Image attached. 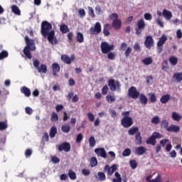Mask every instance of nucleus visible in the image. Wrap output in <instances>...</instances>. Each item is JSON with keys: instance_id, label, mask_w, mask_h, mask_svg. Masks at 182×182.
Masks as SVG:
<instances>
[{"instance_id": "nucleus-1", "label": "nucleus", "mask_w": 182, "mask_h": 182, "mask_svg": "<svg viewBox=\"0 0 182 182\" xmlns=\"http://www.w3.org/2000/svg\"><path fill=\"white\" fill-rule=\"evenodd\" d=\"M41 33L44 38L47 36V39L51 45H58V41L55 36V31L52 30V24L50 23L47 21H43L41 23Z\"/></svg>"}, {"instance_id": "nucleus-2", "label": "nucleus", "mask_w": 182, "mask_h": 182, "mask_svg": "<svg viewBox=\"0 0 182 182\" xmlns=\"http://www.w3.org/2000/svg\"><path fill=\"white\" fill-rule=\"evenodd\" d=\"M25 41L26 46L23 50V53L25 55V58L27 59H32V53L36 50V47L35 46V41L32 39H29V37L26 36L25 37Z\"/></svg>"}, {"instance_id": "nucleus-3", "label": "nucleus", "mask_w": 182, "mask_h": 182, "mask_svg": "<svg viewBox=\"0 0 182 182\" xmlns=\"http://www.w3.org/2000/svg\"><path fill=\"white\" fill-rule=\"evenodd\" d=\"M122 116H124V117L121 120L122 126H123L125 129L132 127V126H133V118L130 117V112H123L122 113Z\"/></svg>"}, {"instance_id": "nucleus-4", "label": "nucleus", "mask_w": 182, "mask_h": 182, "mask_svg": "<svg viewBox=\"0 0 182 182\" xmlns=\"http://www.w3.org/2000/svg\"><path fill=\"white\" fill-rule=\"evenodd\" d=\"M108 86L111 90V92H120L122 90V85H120V82L118 80H115L114 79H110L108 80Z\"/></svg>"}, {"instance_id": "nucleus-5", "label": "nucleus", "mask_w": 182, "mask_h": 182, "mask_svg": "<svg viewBox=\"0 0 182 182\" xmlns=\"http://www.w3.org/2000/svg\"><path fill=\"white\" fill-rule=\"evenodd\" d=\"M101 51L104 55H107L111 50H114V45H109V43L103 41L101 43Z\"/></svg>"}, {"instance_id": "nucleus-6", "label": "nucleus", "mask_w": 182, "mask_h": 182, "mask_svg": "<svg viewBox=\"0 0 182 182\" xmlns=\"http://www.w3.org/2000/svg\"><path fill=\"white\" fill-rule=\"evenodd\" d=\"M161 137H163V135L157 132H154L152 135L146 140V144H151V146H156V143H157L156 139H161Z\"/></svg>"}, {"instance_id": "nucleus-7", "label": "nucleus", "mask_w": 182, "mask_h": 182, "mask_svg": "<svg viewBox=\"0 0 182 182\" xmlns=\"http://www.w3.org/2000/svg\"><path fill=\"white\" fill-rule=\"evenodd\" d=\"M128 96L131 99H139L140 92L137 90L136 87H131L128 90Z\"/></svg>"}, {"instance_id": "nucleus-8", "label": "nucleus", "mask_w": 182, "mask_h": 182, "mask_svg": "<svg viewBox=\"0 0 182 182\" xmlns=\"http://www.w3.org/2000/svg\"><path fill=\"white\" fill-rule=\"evenodd\" d=\"M91 35H99L102 32V24L100 22H97L94 27L90 28Z\"/></svg>"}, {"instance_id": "nucleus-9", "label": "nucleus", "mask_w": 182, "mask_h": 182, "mask_svg": "<svg viewBox=\"0 0 182 182\" xmlns=\"http://www.w3.org/2000/svg\"><path fill=\"white\" fill-rule=\"evenodd\" d=\"M60 59L64 63H66V65H70L72 62L75 60V55H71V56L70 57L66 54H62L60 56Z\"/></svg>"}, {"instance_id": "nucleus-10", "label": "nucleus", "mask_w": 182, "mask_h": 182, "mask_svg": "<svg viewBox=\"0 0 182 182\" xmlns=\"http://www.w3.org/2000/svg\"><path fill=\"white\" fill-rule=\"evenodd\" d=\"M144 46L146 48V49H151V48L154 46V39H153L151 36H148L146 37Z\"/></svg>"}, {"instance_id": "nucleus-11", "label": "nucleus", "mask_w": 182, "mask_h": 182, "mask_svg": "<svg viewBox=\"0 0 182 182\" xmlns=\"http://www.w3.org/2000/svg\"><path fill=\"white\" fill-rule=\"evenodd\" d=\"M95 153L98 157H102V159H107V153L105 148H97L95 149Z\"/></svg>"}, {"instance_id": "nucleus-12", "label": "nucleus", "mask_w": 182, "mask_h": 182, "mask_svg": "<svg viewBox=\"0 0 182 182\" xmlns=\"http://www.w3.org/2000/svg\"><path fill=\"white\" fill-rule=\"evenodd\" d=\"M59 151H65L66 153L70 151V144L68 142H63L58 146Z\"/></svg>"}, {"instance_id": "nucleus-13", "label": "nucleus", "mask_w": 182, "mask_h": 182, "mask_svg": "<svg viewBox=\"0 0 182 182\" xmlns=\"http://www.w3.org/2000/svg\"><path fill=\"white\" fill-rule=\"evenodd\" d=\"M51 68L53 69V76H56V75L60 72V65H59V64L57 63H53Z\"/></svg>"}, {"instance_id": "nucleus-14", "label": "nucleus", "mask_w": 182, "mask_h": 182, "mask_svg": "<svg viewBox=\"0 0 182 182\" xmlns=\"http://www.w3.org/2000/svg\"><path fill=\"white\" fill-rule=\"evenodd\" d=\"M135 144L137 146H141V144H143V137H141V132H137L135 134Z\"/></svg>"}, {"instance_id": "nucleus-15", "label": "nucleus", "mask_w": 182, "mask_h": 182, "mask_svg": "<svg viewBox=\"0 0 182 182\" xmlns=\"http://www.w3.org/2000/svg\"><path fill=\"white\" fill-rule=\"evenodd\" d=\"M112 26L116 31H119L122 28V20L114 19L112 22Z\"/></svg>"}, {"instance_id": "nucleus-16", "label": "nucleus", "mask_w": 182, "mask_h": 182, "mask_svg": "<svg viewBox=\"0 0 182 182\" xmlns=\"http://www.w3.org/2000/svg\"><path fill=\"white\" fill-rule=\"evenodd\" d=\"M162 15L166 21H170L173 18V13L167 9L163 10Z\"/></svg>"}, {"instance_id": "nucleus-17", "label": "nucleus", "mask_w": 182, "mask_h": 182, "mask_svg": "<svg viewBox=\"0 0 182 182\" xmlns=\"http://www.w3.org/2000/svg\"><path fill=\"white\" fill-rule=\"evenodd\" d=\"M146 153V148L144 146H139L135 148L134 154L137 156H143Z\"/></svg>"}, {"instance_id": "nucleus-18", "label": "nucleus", "mask_w": 182, "mask_h": 182, "mask_svg": "<svg viewBox=\"0 0 182 182\" xmlns=\"http://www.w3.org/2000/svg\"><path fill=\"white\" fill-rule=\"evenodd\" d=\"M166 132L178 133V132H180V127L177 125H171L167 128Z\"/></svg>"}, {"instance_id": "nucleus-19", "label": "nucleus", "mask_w": 182, "mask_h": 182, "mask_svg": "<svg viewBox=\"0 0 182 182\" xmlns=\"http://www.w3.org/2000/svg\"><path fill=\"white\" fill-rule=\"evenodd\" d=\"M21 92L26 96V97H29L31 96V90L26 86L21 88Z\"/></svg>"}, {"instance_id": "nucleus-20", "label": "nucleus", "mask_w": 182, "mask_h": 182, "mask_svg": "<svg viewBox=\"0 0 182 182\" xmlns=\"http://www.w3.org/2000/svg\"><path fill=\"white\" fill-rule=\"evenodd\" d=\"M137 133H140V132H139V127H132L128 130V134L129 136H134V134H137Z\"/></svg>"}, {"instance_id": "nucleus-21", "label": "nucleus", "mask_w": 182, "mask_h": 182, "mask_svg": "<svg viewBox=\"0 0 182 182\" xmlns=\"http://www.w3.org/2000/svg\"><path fill=\"white\" fill-rule=\"evenodd\" d=\"M167 42V36L166 35H162L157 42V46H163Z\"/></svg>"}, {"instance_id": "nucleus-22", "label": "nucleus", "mask_w": 182, "mask_h": 182, "mask_svg": "<svg viewBox=\"0 0 182 182\" xmlns=\"http://www.w3.org/2000/svg\"><path fill=\"white\" fill-rule=\"evenodd\" d=\"M147 97L144 94H139V102L141 105H144V106H146L147 105Z\"/></svg>"}, {"instance_id": "nucleus-23", "label": "nucleus", "mask_w": 182, "mask_h": 182, "mask_svg": "<svg viewBox=\"0 0 182 182\" xmlns=\"http://www.w3.org/2000/svg\"><path fill=\"white\" fill-rule=\"evenodd\" d=\"M38 73H46L48 72V66L45 64H41V67L37 69Z\"/></svg>"}, {"instance_id": "nucleus-24", "label": "nucleus", "mask_w": 182, "mask_h": 182, "mask_svg": "<svg viewBox=\"0 0 182 182\" xmlns=\"http://www.w3.org/2000/svg\"><path fill=\"white\" fill-rule=\"evenodd\" d=\"M170 95L167 94L165 95H163L161 98H160V102L161 103L166 105V103H167V102H168V100H170Z\"/></svg>"}, {"instance_id": "nucleus-25", "label": "nucleus", "mask_w": 182, "mask_h": 182, "mask_svg": "<svg viewBox=\"0 0 182 182\" xmlns=\"http://www.w3.org/2000/svg\"><path fill=\"white\" fill-rule=\"evenodd\" d=\"M169 63L172 66H176V65H177V63H178V58H177V57H176V56H171L169 58Z\"/></svg>"}, {"instance_id": "nucleus-26", "label": "nucleus", "mask_w": 182, "mask_h": 182, "mask_svg": "<svg viewBox=\"0 0 182 182\" xmlns=\"http://www.w3.org/2000/svg\"><path fill=\"white\" fill-rule=\"evenodd\" d=\"M110 29V24H105L103 28V33L105 36H109L110 35V32L109 31Z\"/></svg>"}, {"instance_id": "nucleus-27", "label": "nucleus", "mask_w": 182, "mask_h": 182, "mask_svg": "<svg viewBox=\"0 0 182 182\" xmlns=\"http://www.w3.org/2000/svg\"><path fill=\"white\" fill-rule=\"evenodd\" d=\"M173 78L176 80V82L182 81V72L181 73H175L173 75Z\"/></svg>"}, {"instance_id": "nucleus-28", "label": "nucleus", "mask_w": 182, "mask_h": 182, "mask_svg": "<svg viewBox=\"0 0 182 182\" xmlns=\"http://www.w3.org/2000/svg\"><path fill=\"white\" fill-rule=\"evenodd\" d=\"M8 129V121L0 122V132H4Z\"/></svg>"}, {"instance_id": "nucleus-29", "label": "nucleus", "mask_w": 182, "mask_h": 182, "mask_svg": "<svg viewBox=\"0 0 182 182\" xmlns=\"http://www.w3.org/2000/svg\"><path fill=\"white\" fill-rule=\"evenodd\" d=\"M97 176H95L96 178H98L100 181H106V175L103 172H98L97 173Z\"/></svg>"}, {"instance_id": "nucleus-30", "label": "nucleus", "mask_w": 182, "mask_h": 182, "mask_svg": "<svg viewBox=\"0 0 182 182\" xmlns=\"http://www.w3.org/2000/svg\"><path fill=\"white\" fill-rule=\"evenodd\" d=\"M142 63L146 65V66H149V65L153 63V58H151V57L145 58L142 60Z\"/></svg>"}, {"instance_id": "nucleus-31", "label": "nucleus", "mask_w": 182, "mask_h": 182, "mask_svg": "<svg viewBox=\"0 0 182 182\" xmlns=\"http://www.w3.org/2000/svg\"><path fill=\"white\" fill-rule=\"evenodd\" d=\"M172 119L173 120H175V122H180V120L182 119V117L176 112H172Z\"/></svg>"}, {"instance_id": "nucleus-32", "label": "nucleus", "mask_w": 182, "mask_h": 182, "mask_svg": "<svg viewBox=\"0 0 182 182\" xmlns=\"http://www.w3.org/2000/svg\"><path fill=\"white\" fill-rule=\"evenodd\" d=\"M11 11L15 15L21 16V10L19 9V7L16 5H13L11 6Z\"/></svg>"}, {"instance_id": "nucleus-33", "label": "nucleus", "mask_w": 182, "mask_h": 182, "mask_svg": "<svg viewBox=\"0 0 182 182\" xmlns=\"http://www.w3.org/2000/svg\"><path fill=\"white\" fill-rule=\"evenodd\" d=\"M77 41L78 43H83V42H85V37L83 36V33L80 32L77 33Z\"/></svg>"}, {"instance_id": "nucleus-34", "label": "nucleus", "mask_w": 182, "mask_h": 182, "mask_svg": "<svg viewBox=\"0 0 182 182\" xmlns=\"http://www.w3.org/2000/svg\"><path fill=\"white\" fill-rule=\"evenodd\" d=\"M136 25L137 28H139V29H144V28H146V23H144V19L143 18L138 21Z\"/></svg>"}, {"instance_id": "nucleus-35", "label": "nucleus", "mask_w": 182, "mask_h": 182, "mask_svg": "<svg viewBox=\"0 0 182 182\" xmlns=\"http://www.w3.org/2000/svg\"><path fill=\"white\" fill-rule=\"evenodd\" d=\"M117 170V165L114 164L109 168V171L107 173V176H112L113 173Z\"/></svg>"}, {"instance_id": "nucleus-36", "label": "nucleus", "mask_w": 182, "mask_h": 182, "mask_svg": "<svg viewBox=\"0 0 182 182\" xmlns=\"http://www.w3.org/2000/svg\"><path fill=\"white\" fill-rule=\"evenodd\" d=\"M56 133H58V129L56 128V127H51L50 130V137H51V139H53V137L56 136Z\"/></svg>"}, {"instance_id": "nucleus-37", "label": "nucleus", "mask_w": 182, "mask_h": 182, "mask_svg": "<svg viewBox=\"0 0 182 182\" xmlns=\"http://www.w3.org/2000/svg\"><path fill=\"white\" fill-rule=\"evenodd\" d=\"M161 128L166 129L167 131V129H168V121L167 119H164L161 122Z\"/></svg>"}, {"instance_id": "nucleus-38", "label": "nucleus", "mask_w": 182, "mask_h": 182, "mask_svg": "<svg viewBox=\"0 0 182 182\" xmlns=\"http://www.w3.org/2000/svg\"><path fill=\"white\" fill-rule=\"evenodd\" d=\"M68 176L70 177V180H76L77 178L76 173L72 169L68 171Z\"/></svg>"}, {"instance_id": "nucleus-39", "label": "nucleus", "mask_w": 182, "mask_h": 182, "mask_svg": "<svg viewBox=\"0 0 182 182\" xmlns=\"http://www.w3.org/2000/svg\"><path fill=\"white\" fill-rule=\"evenodd\" d=\"M61 33H68L69 32V28L65 24H62L60 27Z\"/></svg>"}, {"instance_id": "nucleus-40", "label": "nucleus", "mask_w": 182, "mask_h": 182, "mask_svg": "<svg viewBox=\"0 0 182 182\" xmlns=\"http://www.w3.org/2000/svg\"><path fill=\"white\" fill-rule=\"evenodd\" d=\"M106 100L108 103H113L116 101V97L114 95H107L106 97Z\"/></svg>"}, {"instance_id": "nucleus-41", "label": "nucleus", "mask_w": 182, "mask_h": 182, "mask_svg": "<svg viewBox=\"0 0 182 182\" xmlns=\"http://www.w3.org/2000/svg\"><path fill=\"white\" fill-rule=\"evenodd\" d=\"M8 56H9V53H8V51L6 50H1L0 53V58L2 60L8 58Z\"/></svg>"}, {"instance_id": "nucleus-42", "label": "nucleus", "mask_w": 182, "mask_h": 182, "mask_svg": "<svg viewBox=\"0 0 182 182\" xmlns=\"http://www.w3.org/2000/svg\"><path fill=\"white\" fill-rule=\"evenodd\" d=\"M61 130L63 133H69L70 132V126L69 125H63L61 127Z\"/></svg>"}, {"instance_id": "nucleus-43", "label": "nucleus", "mask_w": 182, "mask_h": 182, "mask_svg": "<svg viewBox=\"0 0 182 182\" xmlns=\"http://www.w3.org/2000/svg\"><path fill=\"white\" fill-rule=\"evenodd\" d=\"M90 147H95L96 146V139L95 136H90L89 139Z\"/></svg>"}, {"instance_id": "nucleus-44", "label": "nucleus", "mask_w": 182, "mask_h": 182, "mask_svg": "<svg viewBox=\"0 0 182 182\" xmlns=\"http://www.w3.org/2000/svg\"><path fill=\"white\" fill-rule=\"evenodd\" d=\"M130 154H132V149H130L129 148H127L125 150H124V151L122 152V156L124 157H129V156H130Z\"/></svg>"}, {"instance_id": "nucleus-45", "label": "nucleus", "mask_w": 182, "mask_h": 182, "mask_svg": "<svg viewBox=\"0 0 182 182\" xmlns=\"http://www.w3.org/2000/svg\"><path fill=\"white\" fill-rule=\"evenodd\" d=\"M50 120L51 122H58V120H59V116H58L56 112L51 113Z\"/></svg>"}, {"instance_id": "nucleus-46", "label": "nucleus", "mask_w": 182, "mask_h": 182, "mask_svg": "<svg viewBox=\"0 0 182 182\" xmlns=\"http://www.w3.org/2000/svg\"><path fill=\"white\" fill-rule=\"evenodd\" d=\"M107 54V58L109 59V60H114V59H116V53L109 52Z\"/></svg>"}, {"instance_id": "nucleus-47", "label": "nucleus", "mask_w": 182, "mask_h": 182, "mask_svg": "<svg viewBox=\"0 0 182 182\" xmlns=\"http://www.w3.org/2000/svg\"><path fill=\"white\" fill-rule=\"evenodd\" d=\"M91 167H96L97 166V159L96 157H92L90 160Z\"/></svg>"}, {"instance_id": "nucleus-48", "label": "nucleus", "mask_w": 182, "mask_h": 182, "mask_svg": "<svg viewBox=\"0 0 182 182\" xmlns=\"http://www.w3.org/2000/svg\"><path fill=\"white\" fill-rule=\"evenodd\" d=\"M133 50V49L132 48V47H128L127 48V49L125 50L124 52V55L125 58H129V56H130V53H132V51Z\"/></svg>"}, {"instance_id": "nucleus-49", "label": "nucleus", "mask_w": 182, "mask_h": 182, "mask_svg": "<svg viewBox=\"0 0 182 182\" xmlns=\"http://www.w3.org/2000/svg\"><path fill=\"white\" fill-rule=\"evenodd\" d=\"M134 50H135V52H140L141 50V47H140V43H135V44L134 45Z\"/></svg>"}, {"instance_id": "nucleus-50", "label": "nucleus", "mask_w": 182, "mask_h": 182, "mask_svg": "<svg viewBox=\"0 0 182 182\" xmlns=\"http://www.w3.org/2000/svg\"><path fill=\"white\" fill-rule=\"evenodd\" d=\"M151 123L153 124H159L160 123V118L159 116H155L151 119Z\"/></svg>"}, {"instance_id": "nucleus-51", "label": "nucleus", "mask_w": 182, "mask_h": 182, "mask_svg": "<svg viewBox=\"0 0 182 182\" xmlns=\"http://www.w3.org/2000/svg\"><path fill=\"white\" fill-rule=\"evenodd\" d=\"M88 14L91 18H95V10H93V8L89 6L88 7Z\"/></svg>"}, {"instance_id": "nucleus-52", "label": "nucleus", "mask_w": 182, "mask_h": 182, "mask_svg": "<svg viewBox=\"0 0 182 182\" xmlns=\"http://www.w3.org/2000/svg\"><path fill=\"white\" fill-rule=\"evenodd\" d=\"M51 161L54 163V164H58V163H60V159H59L56 156H51Z\"/></svg>"}, {"instance_id": "nucleus-53", "label": "nucleus", "mask_w": 182, "mask_h": 182, "mask_svg": "<svg viewBox=\"0 0 182 182\" xmlns=\"http://www.w3.org/2000/svg\"><path fill=\"white\" fill-rule=\"evenodd\" d=\"M130 166H131L132 168H137V162H136V160L130 161Z\"/></svg>"}, {"instance_id": "nucleus-54", "label": "nucleus", "mask_w": 182, "mask_h": 182, "mask_svg": "<svg viewBox=\"0 0 182 182\" xmlns=\"http://www.w3.org/2000/svg\"><path fill=\"white\" fill-rule=\"evenodd\" d=\"M109 113H111V117H113L114 119L117 117V112H116V110L110 109Z\"/></svg>"}, {"instance_id": "nucleus-55", "label": "nucleus", "mask_w": 182, "mask_h": 182, "mask_svg": "<svg viewBox=\"0 0 182 182\" xmlns=\"http://www.w3.org/2000/svg\"><path fill=\"white\" fill-rule=\"evenodd\" d=\"M150 102H151V103L157 102V97H156V94L151 95Z\"/></svg>"}, {"instance_id": "nucleus-56", "label": "nucleus", "mask_w": 182, "mask_h": 182, "mask_svg": "<svg viewBox=\"0 0 182 182\" xmlns=\"http://www.w3.org/2000/svg\"><path fill=\"white\" fill-rule=\"evenodd\" d=\"M107 90H109V87L105 85L102 89V94L104 95H107Z\"/></svg>"}, {"instance_id": "nucleus-57", "label": "nucleus", "mask_w": 182, "mask_h": 182, "mask_svg": "<svg viewBox=\"0 0 182 182\" xmlns=\"http://www.w3.org/2000/svg\"><path fill=\"white\" fill-rule=\"evenodd\" d=\"M39 65H41V62H39V60L36 59L33 61V66H34V68H36V69L38 70L39 68Z\"/></svg>"}, {"instance_id": "nucleus-58", "label": "nucleus", "mask_w": 182, "mask_h": 182, "mask_svg": "<svg viewBox=\"0 0 182 182\" xmlns=\"http://www.w3.org/2000/svg\"><path fill=\"white\" fill-rule=\"evenodd\" d=\"M149 182H161V176L160 175H158L156 178L151 179L149 181Z\"/></svg>"}, {"instance_id": "nucleus-59", "label": "nucleus", "mask_w": 182, "mask_h": 182, "mask_svg": "<svg viewBox=\"0 0 182 182\" xmlns=\"http://www.w3.org/2000/svg\"><path fill=\"white\" fill-rule=\"evenodd\" d=\"M25 156L26 157H31V156H32V149H26L25 152Z\"/></svg>"}, {"instance_id": "nucleus-60", "label": "nucleus", "mask_w": 182, "mask_h": 182, "mask_svg": "<svg viewBox=\"0 0 182 182\" xmlns=\"http://www.w3.org/2000/svg\"><path fill=\"white\" fill-rule=\"evenodd\" d=\"M144 16V19H146V21H151V19H152V16L150 14V13H146Z\"/></svg>"}, {"instance_id": "nucleus-61", "label": "nucleus", "mask_w": 182, "mask_h": 182, "mask_svg": "<svg viewBox=\"0 0 182 182\" xmlns=\"http://www.w3.org/2000/svg\"><path fill=\"white\" fill-rule=\"evenodd\" d=\"M127 43H122L121 46H120V50H126V49H127Z\"/></svg>"}, {"instance_id": "nucleus-62", "label": "nucleus", "mask_w": 182, "mask_h": 182, "mask_svg": "<svg viewBox=\"0 0 182 182\" xmlns=\"http://www.w3.org/2000/svg\"><path fill=\"white\" fill-rule=\"evenodd\" d=\"M82 173L84 176H90V171L89 169L83 168Z\"/></svg>"}, {"instance_id": "nucleus-63", "label": "nucleus", "mask_w": 182, "mask_h": 182, "mask_svg": "<svg viewBox=\"0 0 182 182\" xmlns=\"http://www.w3.org/2000/svg\"><path fill=\"white\" fill-rule=\"evenodd\" d=\"M26 110V113L27 114H32V113H33V110L32 109V108L29 107H26L25 108Z\"/></svg>"}, {"instance_id": "nucleus-64", "label": "nucleus", "mask_w": 182, "mask_h": 182, "mask_svg": "<svg viewBox=\"0 0 182 182\" xmlns=\"http://www.w3.org/2000/svg\"><path fill=\"white\" fill-rule=\"evenodd\" d=\"M87 117L90 122H95V115H93V114L91 112L87 114Z\"/></svg>"}]
</instances>
